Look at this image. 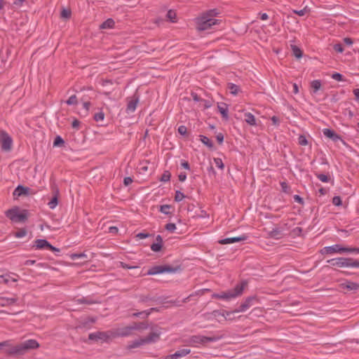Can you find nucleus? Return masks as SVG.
<instances>
[{
    "label": "nucleus",
    "mask_w": 359,
    "mask_h": 359,
    "mask_svg": "<svg viewBox=\"0 0 359 359\" xmlns=\"http://www.w3.org/2000/svg\"><path fill=\"white\" fill-rule=\"evenodd\" d=\"M4 347L8 348L6 353L12 355H22L27 351L32 349H36L39 347V344L35 339L26 340L16 346H12L10 340L0 342V349Z\"/></svg>",
    "instance_id": "obj_1"
},
{
    "label": "nucleus",
    "mask_w": 359,
    "mask_h": 359,
    "mask_svg": "<svg viewBox=\"0 0 359 359\" xmlns=\"http://www.w3.org/2000/svg\"><path fill=\"white\" fill-rule=\"evenodd\" d=\"M213 11L208 13L204 14L196 19V29L198 31H205L212 27V26L217 24L218 20L212 18Z\"/></svg>",
    "instance_id": "obj_2"
},
{
    "label": "nucleus",
    "mask_w": 359,
    "mask_h": 359,
    "mask_svg": "<svg viewBox=\"0 0 359 359\" xmlns=\"http://www.w3.org/2000/svg\"><path fill=\"white\" fill-rule=\"evenodd\" d=\"M217 339L215 337H208L202 335H194L189 338L187 343L189 346L199 347L201 345H205L209 342L215 341Z\"/></svg>",
    "instance_id": "obj_3"
},
{
    "label": "nucleus",
    "mask_w": 359,
    "mask_h": 359,
    "mask_svg": "<svg viewBox=\"0 0 359 359\" xmlns=\"http://www.w3.org/2000/svg\"><path fill=\"white\" fill-rule=\"evenodd\" d=\"M6 215L14 222H23L27 218V214L25 211L20 212L18 208H13L6 212Z\"/></svg>",
    "instance_id": "obj_4"
},
{
    "label": "nucleus",
    "mask_w": 359,
    "mask_h": 359,
    "mask_svg": "<svg viewBox=\"0 0 359 359\" xmlns=\"http://www.w3.org/2000/svg\"><path fill=\"white\" fill-rule=\"evenodd\" d=\"M247 286L246 281H242L241 283L237 284L233 290L226 292V300L233 299L241 296L245 287Z\"/></svg>",
    "instance_id": "obj_5"
},
{
    "label": "nucleus",
    "mask_w": 359,
    "mask_h": 359,
    "mask_svg": "<svg viewBox=\"0 0 359 359\" xmlns=\"http://www.w3.org/2000/svg\"><path fill=\"white\" fill-rule=\"evenodd\" d=\"M255 302H258V299L256 296H251L247 297L245 301L240 305L238 309L233 311L232 313L244 312L252 306L254 305Z\"/></svg>",
    "instance_id": "obj_6"
},
{
    "label": "nucleus",
    "mask_w": 359,
    "mask_h": 359,
    "mask_svg": "<svg viewBox=\"0 0 359 359\" xmlns=\"http://www.w3.org/2000/svg\"><path fill=\"white\" fill-rule=\"evenodd\" d=\"M0 142L1 148L4 151H9L11 149L13 140L6 132H1L0 134Z\"/></svg>",
    "instance_id": "obj_7"
},
{
    "label": "nucleus",
    "mask_w": 359,
    "mask_h": 359,
    "mask_svg": "<svg viewBox=\"0 0 359 359\" xmlns=\"http://www.w3.org/2000/svg\"><path fill=\"white\" fill-rule=\"evenodd\" d=\"M351 261L348 257H337L331 259L327 261V262L332 266L338 267H348V262Z\"/></svg>",
    "instance_id": "obj_8"
},
{
    "label": "nucleus",
    "mask_w": 359,
    "mask_h": 359,
    "mask_svg": "<svg viewBox=\"0 0 359 359\" xmlns=\"http://www.w3.org/2000/svg\"><path fill=\"white\" fill-rule=\"evenodd\" d=\"M172 271V269L168 266H154L149 269L147 273V275L154 276L157 274H161L167 272Z\"/></svg>",
    "instance_id": "obj_9"
},
{
    "label": "nucleus",
    "mask_w": 359,
    "mask_h": 359,
    "mask_svg": "<svg viewBox=\"0 0 359 359\" xmlns=\"http://www.w3.org/2000/svg\"><path fill=\"white\" fill-rule=\"evenodd\" d=\"M34 247L36 248V249H39V250L43 249V248H48L53 252L54 251L59 252V250L57 248L53 247L45 239L36 240Z\"/></svg>",
    "instance_id": "obj_10"
},
{
    "label": "nucleus",
    "mask_w": 359,
    "mask_h": 359,
    "mask_svg": "<svg viewBox=\"0 0 359 359\" xmlns=\"http://www.w3.org/2000/svg\"><path fill=\"white\" fill-rule=\"evenodd\" d=\"M191 353V350L189 348H182L177 350L172 354L166 355L164 359H179L180 358L184 357L189 355Z\"/></svg>",
    "instance_id": "obj_11"
},
{
    "label": "nucleus",
    "mask_w": 359,
    "mask_h": 359,
    "mask_svg": "<svg viewBox=\"0 0 359 359\" xmlns=\"http://www.w3.org/2000/svg\"><path fill=\"white\" fill-rule=\"evenodd\" d=\"M339 287L342 290H347L349 291L358 290L359 289V284L349 280H346L345 282L339 284Z\"/></svg>",
    "instance_id": "obj_12"
},
{
    "label": "nucleus",
    "mask_w": 359,
    "mask_h": 359,
    "mask_svg": "<svg viewBox=\"0 0 359 359\" xmlns=\"http://www.w3.org/2000/svg\"><path fill=\"white\" fill-rule=\"evenodd\" d=\"M139 102L138 97L134 96L133 99L128 101L126 108L127 113H133L135 111L137 103Z\"/></svg>",
    "instance_id": "obj_13"
},
{
    "label": "nucleus",
    "mask_w": 359,
    "mask_h": 359,
    "mask_svg": "<svg viewBox=\"0 0 359 359\" xmlns=\"http://www.w3.org/2000/svg\"><path fill=\"white\" fill-rule=\"evenodd\" d=\"M323 133L325 137L332 139L334 142L341 139L340 136L331 129L325 128L323 129Z\"/></svg>",
    "instance_id": "obj_14"
},
{
    "label": "nucleus",
    "mask_w": 359,
    "mask_h": 359,
    "mask_svg": "<svg viewBox=\"0 0 359 359\" xmlns=\"http://www.w3.org/2000/svg\"><path fill=\"white\" fill-rule=\"evenodd\" d=\"M17 300V298L0 297V306H8L14 304Z\"/></svg>",
    "instance_id": "obj_15"
},
{
    "label": "nucleus",
    "mask_w": 359,
    "mask_h": 359,
    "mask_svg": "<svg viewBox=\"0 0 359 359\" xmlns=\"http://www.w3.org/2000/svg\"><path fill=\"white\" fill-rule=\"evenodd\" d=\"M244 120L250 126H257L256 118L250 112L244 114Z\"/></svg>",
    "instance_id": "obj_16"
},
{
    "label": "nucleus",
    "mask_w": 359,
    "mask_h": 359,
    "mask_svg": "<svg viewBox=\"0 0 359 359\" xmlns=\"http://www.w3.org/2000/svg\"><path fill=\"white\" fill-rule=\"evenodd\" d=\"M330 255L334 253L342 254L345 252L346 247H342L339 244H336L332 246H329Z\"/></svg>",
    "instance_id": "obj_17"
},
{
    "label": "nucleus",
    "mask_w": 359,
    "mask_h": 359,
    "mask_svg": "<svg viewBox=\"0 0 359 359\" xmlns=\"http://www.w3.org/2000/svg\"><path fill=\"white\" fill-rule=\"evenodd\" d=\"M58 194H59V191L57 189H56L55 191V194H54V196L53 197V198L48 203V207L53 210L54 208H56V206L58 204Z\"/></svg>",
    "instance_id": "obj_18"
},
{
    "label": "nucleus",
    "mask_w": 359,
    "mask_h": 359,
    "mask_svg": "<svg viewBox=\"0 0 359 359\" xmlns=\"http://www.w3.org/2000/svg\"><path fill=\"white\" fill-rule=\"evenodd\" d=\"M268 235L269 237L275 239H279L283 237L282 231L279 228H276L273 229L272 231H270L268 233Z\"/></svg>",
    "instance_id": "obj_19"
},
{
    "label": "nucleus",
    "mask_w": 359,
    "mask_h": 359,
    "mask_svg": "<svg viewBox=\"0 0 359 359\" xmlns=\"http://www.w3.org/2000/svg\"><path fill=\"white\" fill-rule=\"evenodd\" d=\"M28 193V188L24 187L23 186L18 185L17 188L13 191V195L15 196H20L22 195H25Z\"/></svg>",
    "instance_id": "obj_20"
},
{
    "label": "nucleus",
    "mask_w": 359,
    "mask_h": 359,
    "mask_svg": "<svg viewBox=\"0 0 359 359\" xmlns=\"http://www.w3.org/2000/svg\"><path fill=\"white\" fill-rule=\"evenodd\" d=\"M321 81L320 80H313L311 83V93L316 94L321 88Z\"/></svg>",
    "instance_id": "obj_21"
},
{
    "label": "nucleus",
    "mask_w": 359,
    "mask_h": 359,
    "mask_svg": "<svg viewBox=\"0 0 359 359\" xmlns=\"http://www.w3.org/2000/svg\"><path fill=\"white\" fill-rule=\"evenodd\" d=\"M227 87L230 90V93L233 95H237L241 92L240 87L234 83H228Z\"/></svg>",
    "instance_id": "obj_22"
},
{
    "label": "nucleus",
    "mask_w": 359,
    "mask_h": 359,
    "mask_svg": "<svg viewBox=\"0 0 359 359\" xmlns=\"http://www.w3.org/2000/svg\"><path fill=\"white\" fill-rule=\"evenodd\" d=\"M246 238L247 237L245 236L226 238V244H230L235 242H241L246 240Z\"/></svg>",
    "instance_id": "obj_23"
},
{
    "label": "nucleus",
    "mask_w": 359,
    "mask_h": 359,
    "mask_svg": "<svg viewBox=\"0 0 359 359\" xmlns=\"http://www.w3.org/2000/svg\"><path fill=\"white\" fill-rule=\"evenodd\" d=\"M155 309L151 308L149 310L143 311L141 312H137L133 313V317H142V318H147L149 315L151 313L152 311H154Z\"/></svg>",
    "instance_id": "obj_24"
},
{
    "label": "nucleus",
    "mask_w": 359,
    "mask_h": 359,
    "mask_svg": "<svg viewBox=\"0 0 359 359\" xmlns=\"http://www.w3.org/2000/svg\"><path fill=\"white\" fill-rule=\"evenodd\" d=\"M115 25V22L113 19L109 18L105 20L101 25L100 28L102 29H109L113 28Z\"/></svg>",
    "instance_id": "obj_25"
},
{
    "label": "nucleus",
    "mask_w": 359,
    "mask_h": 359,
    "mask_svg": "<svg viewBox=\"0 0 359 359\" xmlns=\"http://www.w3.org/2000/svg\"><path fill=\"white\" fill-rule=\"evenodd\" d=\"M200 140L206 145L208 148L212 149L213 147V144L212 141L205 135H200Z\"/></svg>",
    "instance_id": "obj_26"
},
{
    "label": "nucleus",
    "mask_w": 359,
    "mask_h": 359,
    "mask_svg": "<svg viewBox=\"0 0 359 359\" xmlns=\"http://www.w3.org/2000/svg\"><path fill=\"white\" fill-rule=\"evenodd\" d=\"M76 302L77 304H93L97 303V302L90 299L88 297H81L79 299H77L76 300Z\"/></svg>",
    "instance_id": "obj_27"
},
{
    "label": "nucleus",
    "mask_w": 359,
    "mask_h": 359,
    "mask_svg": "<svg viewBox=\"0 0 359 359\" xmlns=\"http://www.w3.org/2000/svg\"><path fill=\"white\" fill-rule=\"evenodd\" d=\"M141 326L140 324H135L133 326L127 327L125 328V331L121 333L122 335L126 336L129 334L130 332L133 330L140 329Z\"/></svg>",
    "instance_id": "obj_28"
},
{
    "label": "nucleus",
    "mask_w": 359,
    "mask_h": 359,
    "mask_svg": "<svg viewBox=\"0 0 359 359\" xmlns=\"http://www.w3.org/2000/svg\"><path fill=\"white\" fill-rule=\"evenodd\" d=\"M293 55L297 57L300 58L302 56V51L299 48H298L297 46H291Z\"/></svg>",
    "instance_id": "obj_29"
},
{
    "label": "nucleus",
    "mask_w": 359,
    "mask_h": 359,
    "mask_svg": "<svg viewBox=\"0 0 359 359\" xmlns=\"http://www.w3.org/2000/svg\"><path fill=\"white\" fill-rule=\"evenodd\" d=\"M167 18L172 22H176V18H177L176 13L172 10L168 11V13H167Z\"/></svg>",
    "instance_id": "obj_30"
},
{
    "label": "nucleus",
    "mask_w": 359,
    "mask_h": 359,
    "mask_svg": "<svg viewBox=\"0 0 359 359\" xmlns=\"http://www.w3.org/2000/svg\"><path fill=\"white\" fill-rule=\"evenodd\" d=\"M65 143V141L60 136H57L53 142V146L54 147H60L63 145Z\"/></svg>",
    "instance_id": "obj_31"
},
{
    "label": "nucleus",
    "mask_w": 359,
    "mask_h": 359,
    "mask_svg": "<svg viewBox=\"0 0 359 359\" xmlns=\"http://www.w3.org/2000/svg\"><path fill=\"white\" fill-rule=\"evenodd\" d=\"M170 208L171 206L170 205H163L160 207V211L165 215H169L170 213Z\"/></svg>",
    "instance_id": "obj_32"
},
{
    "label": "nucleus",
    "mask_w": 359,
    "mask_h": 359,
    "mask_svg": "<svg viewBox=\"0 0 359 359\" xmlns=\"http://www.w3.org/2000/svg\"><path fill=\"white\" fill-rule=\"evenodd\" d=\"M159 337V334L151 333L147 339H144L145 343L154 341Z\"/></svg>",
    "instance_id": "obj_33"
},
{
    "label": "nucleus",
    "mask_w": 359,
    "mask_h": 359,
    "mask_svg": "<svg viewBox=\"0 0 359 359\" xmlns=\"http://www.w3.org/2000/svg\"><path fill=\"white\" fill-rule=\"evenodd\" d=\"M67 104L68 105H74L77 104V97L75 95H73L69 97V99L66 101Z\"/></svg>",
    "instance_id": "obj_34"
},
{
    "label": "nucleus",
    "mask_w": 359,
    "mask_h": 359,
    "mask_svg": "<svg viewBox=\"0 0 359 359\" xmlns=\"http://www.w3.org/2000/svg\"><path fill=\"white\" fill-rule=\"evenodd\" d=\"M316 176L323 182H328L330 180V177L324 174L316 173Z\"/></svg>",
    "instance_id": "obj_35"
},
{
    "label": "nucleus",
    "mask_w": 359,
    "mask_h": 359,
    "mask_svg": "<svg viewBox=\"0 0 359 359\" xmlns=\"http://www.w3.org/2000/svg\"><path fill=\"white\" fill-rule=\"evenodd\" d=\"M104 118V114L102 111H99L94 115V120L97 122L102 121Z\"/></svg>",
    "instance_id": "obj_36"
},
{
    "label": "nucleus",
    "mask_w": 359,
    "mask_h": 359,
    "mask_svg": "<svg viewBox=\"0 0 359 359\" xmlns=\"http://www.w3.org/2000/svg\"><path fill=\"white\" fill-rule=\"evenodd\" d=\"M170 173L168 171H165L161 177V181L163 182H167L170 180Z\"/></svg>",
    "instance_id": "obj_37"
},
{
    "label": "nucleus",
    "mask_w": 359,
    "mask_h": 359,
    "mask_svg": "<svg viewBox=\"0 0 359 359\" xmlns=\"http://www.w3.org/2000/svg\"><path fill=\"white\" fill-rule=\"evenodd\" d=\"M102 336L103 333L102 332L91 333L89 334V339L91 340L102 339Z\"/></svg>",
    "instance_id": "obj_38"
},
{
    "label": "nucleus",
    "mask_w": 359,
    "mask_h": 359,
    "mask_svg": "<svg viewBox=\"0 0 359 359\" xmlns=\"http://www.w3.org/2000/svg\"><path fill=\"white\" fill-rule=\"evenodd\" d=\"M215 166L219 169H222L224 167V163L222 162V158H214L213 159Z\"/></svg>",
    "instance_id": "obj_39"
},
{
    "label": "nucleus",
    "mask_w": 359,
    "mask_h": 359,
    "mask_svg": "<svg viewBox=\"0 0 359 359\" xmlns=\"http://www.w3.org/2000/svg\"><path fill=\"white\" fill-rule=\"evenodd\" d=\"M162 248V244L160 243H154L151 245V249L154 252H159Z\"/></svg>",
    "instance_id": "obj_40"
},
{
    "label": "nucleus",
    "mask_w": 359,
    "mask_h": 359,
    "mask_svg": "<svg viewBox=\"0 0 359 359\" xmlns=\"http://www.w3.org/2000/svg\"><path fill=\"white\" fill-rule=\"evenodd\" d=\"M71 16V11L69 9H62L61 12V18L68 19Z\"/></svg>",
    "instance_id": "obj_41"
},
{
    "label": "nucleus",
    "mask_w": 359,
    "mask_h": 359,
    "mask_svg": "<svg viewBox=\"0 0 359 359\" xmlns=\"http://www.w3.org/2000/svg\"><path fill=\"white\" fill-rule=\"evenodd\" d=\"M299 144L302 146H306L308 144V140L304 135H299L298 138Z\"/></svg>",
    "instance_id": "obj_42"
},
{
    "label": "nucleus",
    "mask_w": 359,
    "mask_h": 359,
    "mask_svg": "<svg viewBox=\"0 0 359 359\" xmlns=\"http://www.w3.org/2000/svg\"><path fill=\"white\" fill-rule=\"evenodd\" d=\"M144 343H145V341L144 339H141L140 341H133V344L129 346V347L130 348H137V347L144 344Z\"/></svg>",
    "instance_id": "obj_43"
},
{
    "label": "nucleus",
    "mask_w": 359,
    "mask_h": 359,
    "mask_svg": "<svg viewBox=\"0 0 359 359\" xmlns=\"http://www.w3.org/2000/svg\"><path fill=\"white\" fill-rule=\"evenodd\" d=\"M5 275H9V278H8V283L10 281H12V282H17L18 281V275L15 274V273H6Z\"/></svg>",
    "instance_id": "obj_44"
},
{
    "label": "nucleus",
    "mask_w": 359,
    "mask_h": 359,
    "mask_svg": "<svg viewBox=\"0 0 359 359\" xmlns=\"http://www.w3.org/2000/svg\"><path fill=\"white\" fill-rule=\"evenodd\" d=\"M350 260L348 262V267H355L359 268V261L358 260H354L352 258H350Z\"/></svg>",
    "instance_id": "obj_45"
},
{
    "label": "nucleus",
    "mask_w": 359,
    "mask_h": 359,
    "mask_svg": "<svg viewBox=\"0 0 359 359\" xmlns=\"http://www.w3.org/2000/svg\"><path fill=\"white\" fill-rule=\"evenodd\" d=\"M27 235V231L25 229H20V231L15 233L16 238H23Z\"/></svg>",
    "instance_id": "obj_46"
},
{
    "label": "nucleus",
    "mask_w": 359,
    "mask_h": 359,
    "mask_svg": "<svg viewBox=\"0 0 359 359\" xmlns=\"http://www.w3.org/2000/svg\"><path fill=\"white\" fill-rule=\"evenodd\" d=\"M185 197L184 194L179 191H176L175 199L176 201H181Z\"/></svg>",
    "instance_id": "obj_47"
},
{
    "label": "nucleus",
    "mask_w": 359,
    "mask_h": 359,
    "mask_svg": "<svg viewBox=\"0 0 359 359\" xmlns=\"http://www.w3.org/2000/svg\"><path fill=\"white\" fill-rule=\"evenodd\" d=\"M165 229L168 231L173 232L176 229V226L173 223H168L165 225Z\"/></svg>",
    "instance_id": "obj_48"
},
{
    "label": "nucleus",
    "mask_w": 359,
    "mask_h": 359,
    "mask_svg": "<svg viewBox=\"0 0 359 359\" xmlns=\"http://www.w3.org/2000/svg\"><path fill=\"white\" fill-rule=\"evenodd\" d=\"M332 78L336 81H344V78H343V76L342 74H339V73H334L332 75Z\"/></svg>",
    "instance_id": "obj_49"
},
{
    "label": "nucleus",
    "mask_w": 359,
    "mask_h": 359,
    "mask_svg": "<svg viewBox=\"0 0 359 359\" xmlns=\"http://www.w3.org/2000/svg\"><path fill=\"white\" fill-rule=\"evenodd\" d=\"M332 203L334 205L339 206L341 205V199L339 196H334L332 198Z\"/></svg>",
    "instance_id": "obj_50"
},
{
    "label": "nucleus",
    "mask_w": 359,
    "mask_h": 359,
    "mask_svg": "<svg viewBox=\"0 0 359 359\" xmlns=\"http://www.w3.org/2000/svg\"><path fill=\"white\" fill-rule=\"evenodd\" d=\"M8 278H9V275H1L0 276V284H1V283L8 284Z\"/></svg>",
    "instance_id": "obj_51"
},
{
    "label": "nucleus",
    "mask_w": 359,
    "mask_h": 359,
    "mask_svg": "<svg viewBox=\"0 0 359 359\" xmlns=\"http://www.w3.org/2000/svg\"><path fill=\"white\" fill-rule=\"evenodd\" d=\"M333 48L335 51L338 52V53H343L344 52V48L342 46L341 44L340 43H337V44H334V46H333Z\"/></svg>",
    "instance_id": "obj_52"
},
{
    "label": "nucleus",
    "mask_w": 359,
    "mask_h": 359,
    "mask_svg": "<svg viewBox=\"0 0 359 359\" xmlns=\"http://www.w3.org/2000/svg\"><path fill=\"white\" fill-rule=\"evenodd\" d=\"M178 133L182 135H184L187 134V127L184 126H180L179 128H178Z\"/></svg>",
    "instance_id": "obj_53"
},
{
    "label": "nucleus",
    "mask_w": 359,
    "mask_h": 359,
    "mask_svg": "<svg viewBox=\"0 0 359 359\" xmlns=\"http://www.w3.org/2000/svg\"><path fill=\"white\" fill-rule=\"evenodd\" d=\"M273 125L278 126L280 124V119L278 116H273L271 118Z\"/></svg>",
    "instance_id": "obj_54"
},
{
    "label": "nucleus",
    "mask_w": 359,
    "mask_h": 359,
    "mask_svg": "<svg viewBox=\"0 0 359 359\" xmlns=\"http://www.w3.org/2000/svg\"><path fill=\"white\" fill-rule=\"evenodd\" d=\"M293 13H294L295 14L299 15V16H303L306 14V8H304V9H302V10H294L293 11Z\"/></svg>",
    "instance_id": "obj_55"
},
{
    "label": "nucleus",
    "mask_w": 359,
    "mask_h": 359,
    "mask_svg": "<svg viewBox=\"0 0 359 359\" xmlns=\"http://www.w3.org/2000/svg\"><path fill=\"white\" fill-rule=\"evenodd\" d=\"M345 252H355L359 253V248H346Z\"/></svg>",
    "instance_id": "obj_56"
},
{
    "label": "nucleus",
    "mask_w": 359,
    "mask_h": 359,
    "mask_svg": "<svg viewBox=\"0 0 359 359\" xmlns=\"http://www.w3.org/2000/svg\"><path fill=\"white\" fill-rule=\"evenodd\" d=\"M120 266L123 268V269H135L137 268V266H130L124 262H120Z\"/></svg>",
    "instance_id": "obj_57"
},
{
    "label": "nucleus",
    "mask_w": 359,
    "mask_h": 359,
    "mask_svg": "<svg viewBox=\"0 0 359 359\" xmlns=\"http://www.w3.org/2000/svg\"><path fill=\"white\" fill-rule=\"evenodd\" d=\"M133 182V179L130 177H126L123 179V184L126 186L130 185Z\"/></svg>",
    "instance_id": "obj_58"
},
{
    "label": "nucleus",
    "mask_w": 359,
    "mask_h": 359,
    "mask_svg": "<svg viewBox=\"0 0 359 359\" xmlns=\"http://www.w3.org/2000/svg\"><path fill=\"white\" fill-rule=\"evenodd\" d=\"M293 198H294V200L295 202H297L299 204L304 203L303 198L302 197H300L299 195H294Z\"/></svg>",
    "instance_id": "obj_59"
},
{
    "label": "nucleus",
    "mask_w": 359,
    "mask_h": 359,
    "mask_svg": "<svg viewBox=\"0 0 359 359\" xmlns=\"http://www.w3.org/2000/svg\"><path fill=\"white\" fill-rule=\"evenodd\" d=\"M149 236V235L148 233H139L137 234L136 237L138 238L139 239H144V238H147Z\"/></svg>",
    "instance_id": "obj_60"
},
{
    "label": "nucleus",
    "mask_w": 359,
    "mask_h": 359,
    "mask_svg": "<svg viewBox=\"0 0 359 359\" xmlns=\"http://www.w3.org/2000/svg\"><path fill=\"white\" fill-rule=\"evenodd\" d=\"M178 177L180 182H184L187 179V175L184 172H182L179 175Z\"/></svg>",
    "instance_id": "obj_61"
},
{
    "label": "nucleus",
    "mask_w": 359,
    "mask_h": 359,
    "mask_svg": "<svg viewBox=\"0 0 359 359\" xmlns=\"http://www.w3.org/2000/svg\"><path fill=\"white\" fill-rule=\"evenodd\" d=\"M344 42L345 44L348 45V46H351L353 44V40L351 39V38H348V37H346L344 39Z\"/></svg>",
    "instance_id": "obj_62"
},
{
    "label": "nucleus",
    "mask_w": 359,
    "mask_h": 359,
    "mask_svg": "<svg viewBox=\"0 0 359 359\" xmlns=\"http://www.w3.org/2000/svg\"><path fill=\"white\" fill-rule=\"evenodd\" d=\"M281 188L284 192L287 191L288 185L285 182H283L280 183Z\"/></svg>",
    "instance_id": "obj_63"
},
{
    "label": "nucleus",
    "mask_w": 359,
    "mask_h": 359,
    "mask_svg": "<svg viewBox=\"0 0 359 359\" xmlns=\"http://www.w3.org/2000/svg\"><path fill=\"white\" fill-rule=\"evenodd\" d=\"M79 125H80V122L76 119L73 121V122L72 123V128H76V129L79 128Z\"/></svg>",
    "instance_id": "obj_64"
}]
</instances>
